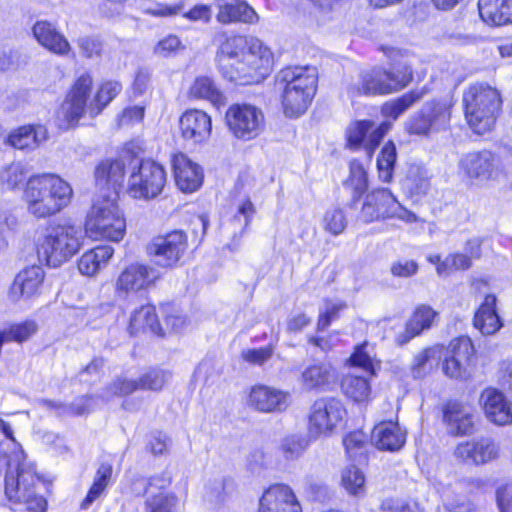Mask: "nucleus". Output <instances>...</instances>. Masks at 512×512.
I'll list each match as a JSON object with an SVG mask.
<instances>
[{"label":"nucleus","mask_w":512,"mask_h":512,"mask_svg":"<svg viewBox=\"0 0 512 512\" xmlns=\"http://www.w3.org/2000/svg\"><path fill=\"white\" fill-rule=\"evenodd\" d=\"M219 72L236 84L250 85L263 80L270 72L273 56L257 38H228L217 54Z\"/></svg>","instance_id":"obj_1"},{"label":"nucleus","mask_w":512,"mask_h":512,"mask_svg":"<svg viewBox=\"0 0 512 512\" xmlns=\"http://www.w3.org/2000/svg\"><path fill=\"white\" fill-rule=\"evenodd\" d=\"M73 190L68 182L52 173L31 176L24 190L28 213L36 219L58 214L71 201Z\"/></svg>","instance_id":"obj_2"},{"label":"nucleus","mask_w":512,"mask_h":512,"mask_svg":"<svg viewBox=\"0 0 512 512\" xmlns=\"http://www.w3.org/2000/svg\"><path fill=\"white\" fill-rule=\"evenodd\" d=\"M7 458L5 475V495L8 500L26 506L28 512H45L46 500L36 492L39 480L33 464L26 462L23 452Z\"/></svg>","instance_id":"obj_3"},{"label":"nucleus","mask_w":512,"mask_h":512,"mask_svg":"<svg viewBox=\"0 0 512 512\" xmlns=\"http://www.w3.org/2000/svg\"><path fill=\"white\" fill-rule=\"evenodd\" d=\"M276 81L282 88L284 114L297 118L309 107L317 90V71L310 66H293L282 69Z\"/></svg>","instance_id":"obj_4"},{"label":"nucleus","mask_w":512,"mask_h":512,"mask_svg":"<svg viewBox=\"0 0 512 512\" xmlns=\"http://www.w3.org/2000/svg\"><path fill=\"white\" fill-rule=\"evenodd\" d=\"M412 80V64L404 60L394 63L390 69L374 67L363 72L357 83L347 87V94L353 99L361 95H388L404 89Z\"/></svg>","instance_id":"obj_5"},{"label":"nucleus","mask_w":512,"mask_h":512,"mask_svg":"<svg viewBox=\"0 0 512 512\" xmlns=\"http://www.w3.org/2000/svg\"><path fill=\"white\" fill-rule=\"evenodd\" d=\"M462 103L466 121L476 134L492 130L502 104L497 89L484 83L471 84L463 92Z\"/></svg>","instance_id":"obj_6"},{"label":"nucleus","mask_w":512,"mask_h":512,"mask_svg":"<svg viewBox=\"0 0 512 512\" xmlns=\"http://www.w3.org/2000/svg\"><path fill=\"white\" fill-rule=\"evenodd\" d=\"M83 239L84 234L79 226L50 224L38 241V258L50 267H59L79 251Z\"/></svg>","instance_id":"obj_7"},{"label":"nucleus","mask_w":512,"mask_h":512,"mask_svg":"<svg viewBox=\"0 0 512 512\" xmlns=\"http://www.w3.org/2000/svg\"><path fill=\"white\" fill-rule=\"evenodd\" d=\"M88 230L95 236L120 241L126 231V221L116 202V193L101 194L93 203Z\"/></svg>","instance_id":"obj_8"},{"label":"nucleus","mask_w":512,"mask_h":512,"mask_svg":"<svg viewBox=\"0 0 512 512\" xmlns=\"http://www.w3.org/2000/svg\"><path fill=\"white\" fill-rule=\"evenodd\" d=\"M451 119V105L442 100H431L411 115L405 122V130L410 135L429 136L446 130Z\"/></svg>","instance_id":"obj_9"},{"label":"nucleus","mask_w":512,"mask_h":512,"mask_svg":"<svg viewBox=\"0 0 512 512\" xmlns=\"http://www.w3.org/2000/svg\"><path fill=\"white\" fill-rule=\"evenodd\" d=\"M360 218L366 223L387 218H398L412 223L417 219L416 215L404 208L387 188L376 189L366 195Z\"/></svg>","instance_id":"obj_10"},{"label":"nucleus","mask_w":512,"mask_h":512,"mask_svg":"<svg viewBox=\"0 0 512 512\" xmlns=\"http://www.w3.org/2000/svg\"><path fill=\"white\" fill-rule=\"evenodd\" d=\"M166 180V172L162 165L153 160H142L133 167L129 176V193L138 199L155 198L162 192Z\"/></svg>","instance_id":"obj_11"},{"label":"nucleus","mask_w":512,"mask_h":512,"mask_svg":"<svg viewBox=\"0 0 512 512\" xmlns=\"http://www.w3.org/2000/svg\"><path fill=\"white\" fill-rule=\"evenodd\" d=\"M346 416V409L339 399L322 397L311 406L308 433L309 437L317 439L328 436L337 428Z\"/></svg>","instance_id":"obj_12"},{"label":"nucleus","mask_w":512,"mask_h":512,"mask_svg":"<svg viewBox=\"0 0 512 512\" xmlns=\"http://www.w3.org/2000/svg\"><path fill=\"white\" fill-rule=\"evenodd\" d=\"M171 479L165 475L137 478L132 484L134 494L145 495L146 512H175L177 499L166 492Z\"/></svg>","instance_id":"obj_13"},{"label":"nucleus","mask_w":512,"mask_h":512,"mask_svg":"<svg viewBox=\"0 0 512 512\" xmlns=\"http://www.w3.org/2000/svg\"><path fill=\"white\" fill-rule=\"evenodd\" d=\"M225 118L232 134L244 141L255 139L265 127V117L262 110L250 104L230 106Z\"/></svg>","instance_id":"obj_14"},{"label":"nucleus","mask_w":512,"mask_h":512,"mask_svg":"<svg viewBox=\"0 0 512 512\" xmlns=\"http://www.w3.org/2000/svg\"><path fill=\"white\" fill-rule=\"evenodd\" d=\"M459 169L470 182L483 185L499 176L502 163L499 155L483 149L464 154L459 161Z\"/></svg>","instance_id":"obj_15"},{"label":"nucleus","mask_w":512,"mask_h":512,"mask_svg":"<svg viewBox=\"0 0 512 512\" xmlns=\"http://www.w3.org/2000/svg\"><path fill=\"white\" fill-rule=\"evenodd\" d=\"M187 247L186 234L181 230H175L153 237L147 244L146 251L158 266L173 268L180 264Z\"/></svg>","instance_id":"obj_16"},{"label":"nucleus","mask_w":512,"mask_h":512,"mask_svg":"<svg viewBox=\"0 0 512 512\" xmlns=\"http://www.w3.org/2000/svg\"><path fill=\"white\" fill-rule=\"evenodd\" d=\"M91 86L92 77L89 74H83L76 80L57 112V121L60 129L67 130L78 123L84 114Z\"/></svg>","instance_id":"obj_17"},{"label":"nucleus","mask_w":512,"mask_h":512,"mask_svg":"<svg viewBox=\"0 0 512 512\" xmlns=\"http://www.w3.org/2000/svg\"><path fill=\"white\" fill-rule=\"evenodd\" d=\"M391 127L390 121H384L378 126L370 120L352 122L346 130L348 146L353 150L365 149L367 157L371 158L374 149Z\"/></svg>","instance_id":"obj_18"},{"label":"nucleus","mask_w":512,"mask_h":512,"mask_svg":"<svg viewBox=\"0 0 512 512\" xmlns=\"http://www.w3.org/2000/svg\"><path fill=\"white\" fill-rule=\"evenodd\" d=\"M474 346L469 338L460 337L450 343L449 355L445 357L443 372L452 379H466L474 356Z\"/></svg>","instance_id":"obj_19"},{"label":"nucleus","mask_w":512,"mask_h":512,"mask_svg":"<svg viewBox=\"0 0 512 512\" xmlns=\"http://www.w3.org/2000/svg\"><path fill=\"white\" fill-rule=\"evenodd\" d=\"M258 512H302V507L289 485L276 483L263 491Z\"/></svg>","instance_id":"obj_20"},{"label":"nucleus","mask_w":512,"mask_h":512,"mask_svg":"<svg viewBox=\"0 0 512 512\" xmlns=\"http://www.w3.org/2000/svg\"><path fill=\"white\" fill-rule=\"evenodd\" d=\"M336 369L325 360H311L301 370L298 382L307 392L327 391L336 380Z\"/></svg>","instance_id":"obj_21"},{"label":"nucleus","mask_w":512,"mask_h":512,"mask_svg":"<svg viewBox=\"0 0 512 512\" xmlns=\"http://www.w3.org/2000/svg\"><path fill=\"white\" fill-rule=\"evenodd\" d=\"M290 393L267 385L251 388L248 403L257 411L274 413L285 411L290 405Z\"/></svg>","instance_id":"obj_22"},{"label":"nucleus","mask_w":512,"mask_h":512,"mask_svg":"<svg viewBox=\"0 0 512 512\" xmlns=\"http://www.w3.org/2000/svg\"><path fill=\"white\" fill-rule=\"evenodd\" d=\"M454 455L465 463L482 465L498 457L499 446L493 439L482 437L459 443L454 450Z\"/></svg>","instance_id":"obj_23"},{"label":"nucleus","mask_w":512,"mask_h":512,"mask_svg":"<svg viewBox=\"0 0 512 512\" xmlns=\"http://www.w3.org/2000/svg\"><path fill=\"white\" fill-rule=\"evenodd\" d=\"M181 136L193 145L206 142L212 132L211 117L202 110L185 111L179 120Z\"/></svg>","instance_id":"obj_24"},{"label":"nucleus","mask_w":512,"mask_h":512,"mask_svg":"<svg viewBox=\"0 0 512 512\" xmlns=\"http://www.w3.org/2000/svg\"><path fill=\"white\" fill-rule=\"evenodd\" d=\"M479 402L489 421L500 426L512 423V402L500 390L493 387L484 389Z\"/></svg>","instance_id":"obj_25"},{"label":"nucleus","mask_w":512,"mask_h":512,"mask_svg":"<svg viewBox=\"0 0 512 512\" xmlns=\"http://www.w3.org/2000/svg\"><path fill=\"white\" fill-rule=\"evenodd\" d=\"M159 278L158 271L148 265L134 263L127 266L116 282L118 292H137L145 290Z\"/></svg>","instance_id":"obj_26"},{"label":"nucleus","mask_w":512,"mask_h":512,"mask_svg":"<svg viewBox=\"0 0 512 512\" xmlns=\"http://www.w3.org/2000/svg\"><path fill=\"white\" fill-rule=\"evenodd\" d=\"M45 272L42 267L32 265L21 270L10 287V297L17 301L20 298H31L37 295L44 282Z\"/></svg>","instance_id":"obj_27"},{"label":"nucleus","mask_w":512,"mask_h":512,"mask_svg":"<svg viewBox=\"0 0 512 512\" xmlns=\"http://www.w3.org/2000/svg\"><path fill=\"white\" fill-rule=\"evenodd\" d=\"M32 32L37 42L50 52L59 56L69 54L71 46L67 38L51 22L47 20L36 21L32 27Z\"/></svg>","instance_id":"obj_28"},{"label":"nucleus","mask_w":512,"mask_h":512,"mask_svg":"<svg viewBox=\"0 0 512 512\" xmlns=\"http://www.w3.org/2000/svg\"><path fill=\"white\" fill-rule=\"evenodd\" d=\"M173 169L176 184L181 191L191 193L202 185V169L184 154L174 156Z\"/></svg>","instance_id":"obj_29"},{"label":"nucleus","mask_w":512,"mask_h":512,"mask_svg":"<svg viewBox=\"0 0 512 512\" xmlns=\"http://www.w3.org/2000/svg\"><path fill=\"white\" fill-rule=\"evenodd\" d=\"M371 440L379 450L395 452L406 442V430L397 422H381L372 431Z\"/></svg>","instance_id":"obj_30"},{"label":"nucleus","mask_w":512,"mask_h":512,"mask_svg":"<svg viewBox=\"0 0 512 512\" xmlns=\"http://www.w3.org/2000/svg\"><path fill=\"white\" fill-rule=\"evenodd\" d=\"M443 417L449 434L464 436L473 433V414L468 407L456 402L449 403L444 410Z\"/></svg>","instance_id":"obj_31"},{"label":"nucleus","mask_w":512,"mask_h":512,"mask_svg":"<svg viewBox=\"0 0 512 512\" xmlns=\"http://www.w3.org/2000/svg\"><path fill=\"white\" fill-rule=\"evenodd\" d=\"M218 7L217 20L222 24L232 22L253 23L258 16L243 0H215Z\"/></svg>","instance_id":"obj_32"},{"label":"nucleus","mask_w":512,"mask_h":512,"mask_svg":"<svg viewBox=\"0 0 512 512\" xmlns=\"http://www.w3.org/2000/svg\"><path fill=\"white\" fill-rule=\"evenodd\" d=\"M496 301L494 294L486 295L475 313L473 324L483 335H493L503 326L496 310Z\"/></svg>","instance_id":"obj_33"},{"label":"nucleus","mask_w":512,"mask_h":512,"mask_svg":"<svg viewBox=\"0 0 512 512\" xmlns=\"http://www.w3.org/2000/svg\"><path fill=\"white\" fill-rule=\"evenodd\" d=\"M437 315L438 313L428 305L418 306L406 323L404 332L397 335V343L404 345L415 336L421 334L422 331L429 329Z\"/></svg>","instance_id":"obj_34"},{"label":"nucleus","mask_w":512,"mask_h":512,"mask_svg":"<svg viewBox=\"0 0 512 512\" xmlns=\"http://www.w3.org/2000/svg\"><path fill=\"white\" fill-rule=\"evenodd\" d=\"M125 165L122 160L107 159L102 161L95 170L96 182L99 186L107 188L105 194L116 193V188L123 183Z\"/></svg>","instance_id":"obj_35"},{"label":"nucleus","mask_w":512,"mask_h":512,"mask_svg":"<svg viewBox=\"0 0 512 512\" xmlns=\"http://www.w3.org/2000/svg\"><path fill=\"white\" fill-rule=\"evenodd\" d=\"M479 14L491 26H501L512 22V0H479Z\"/></svg>","instance_id":"obj_36"},{"label":"nucleus","mask_w":512,"mask_h":512,"mask_svg":"<svg viewBox=\"0 0 512 512\" xmlns=\"http://www.w3.org/2000/svg\"><path fill=\"white\" fill-rule=\"evenodd\" d=\"M47 138L44 126L26 125L14 130L8 137V143L17 149H35Z\"/></svg>","instance_id":"obj_37"},{"label":"nucleus","mask_w":512,"mask_h":512,"mask_svg":"<svg viewBox=\"0 0 512 512\" xmlns=\"http://www.w3.org/2000/svg\"><path fill=\"white\" fill-rule=\"evenodd\" d=\"M427 93L428 89L426 87L411 90L400 97L385 102L381 107V113L384 117L395 121L415 103L421 101Z\"/></svg>","instance_id":"obj_38"},{"label":"nucleus","mask_w":512,"mask_h":512,"mask_svg":"<svg viewBox=\"0 0 512 512\" xmlns=\"http://www.w3.org/2000/svg\"><path fill=\"white\" fill-rule=\"evenodd\" d=\"M111 246H97L85 252L78 261V269L81 274L87 276L95 275L105 267L113 255Z\"/></svg>","instance_id":"obj_39"},{"label":"nucleus","mask_w":512,"mask_h":512,"mask_svg":"<svg viewBox=\"0 0 512 512\" xmlns=\"http://www.w3.org/2000/svg\"><path fill=\"white\" fill-rule=\"evenodd\" d=\"M189 97L207 100L217 107L225 104V97L222 92L214 80L208 76H198L195 78L189 89Z\"/></svg>","instance_id":"obj_40"},{"label":"nucleus","mask_w":512,"mask_h":512,"mask_svg":"<svg viewBox=\"0 0 512 512\" xmlns=\"http://www.w3.org/2000/svg\"><path fill=\"white\" fill-rule=\"evenodd\" d=\"M130 328L132 333H136L141 330H150L154 334L164 335L163 329L155 313V307L152 305L142 306L132 314L130 319Z\"/></svg>","instance_id":"obj_41"},{"label":"nucleus","mask_w":512,"mask_h":512,"mask_svg":"<svg viewBox=\"0 0 512 512\" xmlns=\"http://www.w3.org/2000/svg\"><path fill=\"white\" fill-rule=\"evenodd\" d=\"M368 375H347L342 381V389L346 396L356 402L364 401L370 394Z\"/></svg>","instance_id":"obj_42"},{"label":"nucleus","mask_w":512,"mask_h":512,"mask_svg":"<svg viewBox=\"0 0 512 512\" xmlns=\"http://www.w3.org/2000/svg\"><path fill=\"white\" fill-rule=\"evenodd\" d=\"M396 159L397 151L395 144L392 141H388L377 158L379 178L383 182H390L392 180Z\"/></svg>","instance_id":"obj_43"},{"label":"nucleus","mask_w":512,"mask_h":512,"mask_svg":"<svg viewBox=\"0 0 512 512\" xmlns=\"http://www.w3.org/2000/svg\"><path fill=\"white\" fill-rule=\"evenodd\" d=\"M348 457L355 461L365 460V452L368 446V436L361 430L347 434L343 439Z\"/></svg>","instance_id":"obj_44"},{"label":"nucleus","mask_w":512,"mask_h":512,"mask_svg":"<svg viewBox=\"0 0 512 512\" xmlns=\"http://www.w3.org/2000/svg\"><path fill=\"white\" fill-rule=\"evenodd\" d=\"M121 90L122 85L117 81H107L103 83L95 96L94 102L89 106L90 114L92 116L99 114Z\"/></svg>","instance_id":"obj_45"},{"label":"nucleus","mask_w":512,"mask_h":512,"mask_svg":"<svg viewBox=\"0 0 512 512\" xmlns=\"http://www.w3.org/2000/svg\"><path fill=\"white\" fill-rule=\"evenodd\" d=\"M438 362L436 351L428 348L417 354L414 358L411 373L413 378L421 379L432 372Z\"/></svg>","instance_id":"obj_46"},{"label":"nucleus","mask_w":512,"mask_h":512,"mask_svg":"<svg viewBox=\"0 0 512 512\" xmlns=\"http://www.w3.org/2000/svg\"><path fill=\"white\" fill-rule=\"evenodd\" d=\"M347 224L348 221L345 212L340 208L327 210L322 219L323 229L333 236L342 234Z\"/></svg>","instance_id":"obj_47"},{"label":"nucleus","mask_w":512,"mask_h":512,"mask_svg":"<svg viewBox=\"0 0 512 512\" xmlns=\"http://www.w3.org/2000/svg\"><path fill=\"white\" fill-rule=\"evenodd\" d=\"M27 178L25 167L21 163H13L0 173V182L5 190H14Z\"/></svg>","instance_id":"obj_48"},{"label":"nucleus","mask_w":512,"mask_h":512,"mask_svg":"<svg viewBox=\"0 0 512 512\" xmlns=\"http://www.w3.org/2000/svg\"><path fill=\"white\" fill-rule=\"evenodd\" d=\"M471 264V257H468L467 254L454 253L449 254L439 263L436 270L440 276H447L453 271L467 270L471 267Z\"/></svg>","instance_id":"obj_49"},{"label":"nucleus","mask_w":512,"mask_h":512,"mask_svg":"<svg viewBox=\"0 0 512 512\" xmlns=\"http://www.w3.org/2000/svg\"><path fill=\"white\" fill-rule=\"evenodd\" d=\"M341 483L350 494L359 495L364 492L365 477L357 467L350 466L343 471Z\"/></svg>","instance_id":"obj_50"},{"label":"nucleus","mask_w":512,"mask_h":512,"mask_svg":"<svg viewBox=\"0 0 512 512\" xmlns=\"http://www.w3.org/2000/svg\"><path fill=\"white\" fill-rule=\"evenodd\" d=\"M91 400V397L85 396L75 400V402L69 405L54 402L52 400H44L43 403L48 408L60 410L61 414L83 415L90 411Z\"/></svg>","instance_id":"obj_51"},{"label":"nucleus","mask_w":512,"mask_h":512,"mask_svg":"<svg viewBox=\"0 0 512 512\" xmlns=\"http://www.w3.org/2000/svg\"><path fill=\"white\" fill-rule=\"evenodd\" d=\"M170 377L167 371L153 369L139 378V386L142 390H160L166 384Z\"/></svg>","instance_id":"obj_52"},{"label":"nucleus","mask_w":512,"mask_h":512,"mask_svg":"<svg viewBox=\"0 0 512 512\" xmlns=\"http://www.w3.org/2000/svg\"><path fill=\"white\" fill-rule=\"evenodd\" d=\"M139 389V380L117 378L107 386L103 397L109 398L110 396H126Z\"/></svg>","instance_id":"obj_53"},{"label":"nucleus","mask_w":512,"mask_h":512,"mask_svg":"<svg viewBox=\"0 0 512 512\" xmlns=\"http://www.w3.org/2000/svg\"><path fill=\"white\" fill-rule=\"evenodd\" d=\"M365 348V344L357 346L350 357V362L352 366L360 367L365 374L372 376L375 373V366L372 358L365 351Z\"/></svg>","instance_id":"obj_54"},{"label":"nucleus","mask_w":512,"mask_h":512,"mask_svg":"<svg viewBox=\"0 0 512 512\" xmlns=\"http://www.w3.org/2000/svg\"><path fill=\"white\" fill-rule=\"evenodd\" d=\"M36 331V324L33 321H27L21 324L13 325L5 331L9 341H26Z\"/></svg>","instance_id":"obj_55"},{"label":"nucleus","mask_w":512,"mask_h":512,"mask_svg":"<svg viewBox=\"0 0 512 512\" xmlns=\"http://www.w3.org/2000/svg\"><path fill=\"white\" fill-rule=\"evenodd\" d=\"M382 512H423L416 501L387 500L382 504Z\"/></svg>","instance_id":"obj_56"},{"label":"nucleus","mask_w":512,"mask_h":512,"mask_svg":"<svg viewBox=\"0 0 512 512\" xmlns=\"http://www.w3.org/2000/svg\"><path fill=\"white\" fill-rule=\"evenodd\" d=\"M181 47V41L177 36L168 35L156 44L154 53L160 57H168Z\"/></svg>","instance_id":"obj_57"},{"label":"nucleus","mask_w":512,"mask_h":512,"mask_svg":"<svg viewBox=\"0 0 512 512\" xmlns=\"http://www.w3.org/2000/svg\"><path fill=\"white\" fill-rule=\"evenodd\" d=\"M77 44L83 54L87 58L100 56L102 51L101 42L93 37L84 36L77 40Z\"/></svg>","instance_id":"obj_58"},{"label":"nucleus","mask_w":512,"mask_h":512,"mask_svg":"<svg viewBox=\"0 0 512 512\" xmlns=\"http://www.w3.org/2000/svg\"><path fill=\"white\" fill-rule=\"evenodd\" d=\"M273 355V348L271 346L262 347L259 349H248L243 351V359L252 364L262 365L269 360Z\"/></svg>","instance_id":"obj_59"},{"label":"nucleus","mask_w":512,"mask_h":512,"mask_svg":"<svg viewBox=\"0 0 512 512\" xmlns=\"http://www.w3.org/2000/svg\"><path fill=\"white\" fill-rule=\"evenodd\" d=\"M350 176L356 190L362 191L366 188L367 174L360 162L353 160L350 163Z\"/></svg>","instance_id":"obj_60"},{"label":"nucleus","mask_w":512,"mask_h":512,"mask_svg":"<svg viewBox=\"0 0 512 512\" xmlns=\"http://www.w3.org/2000/svg\"><path fill=\"white\" fill-rule=\"evenodd\" d=\"M184 17L191 21L209 23L212 18V7L206 4H197L184 13Z\"/></svg>","instance_id":"obj_61"},{"label":"nucleus","mask_w":512,"mask_h":512,"mask_svg":"<svg viewBox=\"0 0 512 512\" xmlns=\"http://www.w3.org/2000/svg\"><path fill=\"white\" fill-rule=\"evenodd\" d=\"M343 307L344 305L342 304L327 303L325 311L320 313L317 323V329L320 331L325 330L330 325L332 320L337 318L338 312Z\"/></svg>","instance_id":"obj_62"},{"label":"nucleus","mask_w":512,"mask_h":512,"mask_svg":"<svg viewBox=\"0 0 512 512\" xmlns=\"http://www.w3.org/2000/svg\"><path fill=\"white\" fill-rule=\"evenodd\" d=\"M496 499L500 512H512V484L498 488Z\"/></svg>","instance_id":"obj_63"},{"label":"nucleus","mask_w":512,"mask_h":512,"mask_svg":"<svg viewBox=\"0 0 512 512\" xmlns=\"http://www.w3.org/2000/svg\"><path fill=\"white\" fill-rule=\"evenodd\" d=\"M418 270V265L412 260L398 261L392 264L391 273L397 277H409Z\"/></svg>","instance_id":"obj_64"}]
</instances>
